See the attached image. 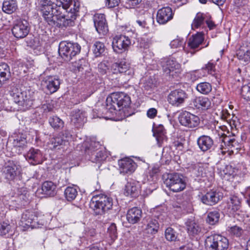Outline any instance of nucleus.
<instances>
[{
	"label": "nucleus",
	"instance_id": "1",
	"mask_svg": "<svg viewBox=\"0 0 250 250\" xmlns=\"http://www.w3.org/2000/svg\"><path fill=\"white\" fill-rule=\"evenodd\" d=\"M39 7L42 13L44 20L50 25L55 24L56 21L60 26H63L64 13V9L60 6H56L50 0H40Z\"/></svg>",
	"mask_w": 250,
	"mask_h": 250
},
{
	"label": "nucleus",
	"instance_id": "2",
	"mask_svg": "<svg viewBox=\"0 0 250 250\" xmlns=\"http://www.w3.org/2000/svg\"><path fill=\"white\" fill-rule=\"evenodd\" d=\"M106 116H98V117L106 119L111 118L110 115L116 114V111L128 107L131 102L130 98L124 92H114L106 98Z\"/></svg>",
	"mask_w": 250,
	"mask_h": 250
},
{
	"label": "nucleus",
	"instance_id": "3",
	"mask_svg": "<svg viewBox=\"0 0 250 250\" xmlns=\"http://www.w3.org/2000/svg\"><path fill=\"white\" fill-rule=\"evenodd\" d=\"M112 205V198L104 194L93 196L89 204L90 208L97 215L102 214L110 209Z\"/></svg>",
	"mask_w": 250,
	"mask_h": 250
},
{
	"label": "nucleus",
	"instance_id": "4",
	"mask_svg": "<svg viewBox=\"0 0 250 250\" xmlns=\"http://www.w3.org/2000/svg\"><path fill=\"white\" fill-rule=\"evenodd\" d=\"M163 179L164 184L173 192L181 191L186 187L185 177L181 173H174L164 175Z\"/></svg>",
	"mask_w": 250,
	"mask_h": 250
},
{
	"label": "nucleus",
	"instance_id": "5",
	"mask_svg": "<svg viewBox=\"0 0 250 250\" xmlns=\"http://www.w3.org/2000/svg\"><path fill=\"white\" fill-rule=\"evenodd\" d=\"M10 95L14 102L23 108L28 109L33 104L34 97L33 93L30 91H22L16 87H13L10 91Z\"/></svg>",
	"mask_w": 250,
	"mask_h": 250
},
{
	"label": "nucleus",
	"instance_id": "6",
	"mask_svg": "<svg viewBox=\"0 0 250 250\" xmlns=\"http://www.w3.org/2000/svg\"><path fill=\"white\" fill-rule=\"evenodd\" d=\"M229 245L228 239L219 234L208 236L205 241L207 250H227Z\"/></svg>",
	"mask_w": 250,
	"mask_h": 250
},
{
	"label": "nucleus",
	"instance_id": "7",
	"mask_svg": "<svg viewBox=\"0 0 250 250\" xmlns=\"http://www.w3.org/2000/svg\"><path fill=\"white\" fill-rule=\"evenodd\" d=\"M80 50L81 46L78 43L62 42L59 44V55L66 61H70Z\"/></svg>",
	"mask_w": 250,
	"mask_h": 250
},
{
	"label": "nucleus",
	"instance_id": "8",
	"mask_svg": "<svg viewBox=\"0 0 250 250\" xmlns=\"http://www.w3.org/2000/svg\"><path fill=\"white\" fill-rule=\"evenodd\" d=\"M84 146L85 154L89 156V159L91 162L100 163L103 160L104 157L103 152L98 150L101 146L99 142L91 141L89 143L86 142L84 143Z\"/></svg>",
	"mask_w": 250,
	"mask_h": 250
},
{
	"label": "nucleus",
	"instance_id": "9",
	"mask_svg": "<svg viewBox=\"0 0 250 250\" xmlns=\"http://www.w3.org/2000/svg\"><path fill=\"white\" fill-rule=\"evenodd\" d=\"M160 64L164 73L166 75L174 77L181 71V64L174 58L162 59Z\"/></svg>",
	"mask_w": 250,
	"mask_h": 250
},
{
	"label": "nucleus",
	"instance_id": "10",
	"mask_svg": "<svg viewBox=\"0 0 250 250\" xmlns=\"http://www.w3.org/2000/svg\"><path fill=\"white\" fill-rule=\"evenodd\" d=\"M222 141L220 145V149L223 150L222 153H225L227 151H230L233 152L235 150H238L241 148V145L236 139L234 136H230L223 134L220 138Z\"/></svg>",
	"mask_w": 250,
	"mask_h": 250
},
{
	"label": "nucleus",
	"instance_id": "11",
	"mask_svg": "<svg viewBox=\"0 0 250 250\" xmlns=\"http://www.w3.org/2000/svg\"><path fill=\"white\" fill-rule=\"evenodd\" d=\"M188 98V94L182 89H175L170 91L167 97L168 103L175 107L182 106Z\"/></svg>",
	"mask_w": 250,
	"mask_h": 250
},
{
	"label": "nucleus",
	"instance_id": "12",
	"mask_svg": "<svg viewBox=\"0 0 250 250\" xmlns=\"http://www.w3.org/2000/svg\"><path fill=\"white\" fill-rule=\"evenodd\" d=\"M40 224L36 214L32 211L26 210L23 213L20 222V225L24 229H33L39 227Z\"/></svg>",
	"mask_w": 250,
	"mask_h": 250
},
{
	"label": "nucleus",
	"instance_id": "13",
	"mask_svg": "<svg viewBox=\"0 0 250 250\" xmlns=\"http://www.w3.org/2000/svg\"><path fill=\"white\" fill-rule=\"evenodd\" d=\"M131 44L129 38L124 35L115 36L112 41V47L117 53H121L127 50Z\"/></svg>",
	"mask_w": 250,
	"mask_h": 250
},
{
	"label": "nucleus",
	"instance_id": "14",
	"mask_svg": "<svg viewBox=\"0 0 250 250\" xmlns=\"http://www.w3.org/2000/svg\"><path fill=\"white\" fill-rule=\"evenodd\" d=\"M179 121L182 125L189 128L196 127L200 123L199 117L188 111L180 113Z\"/></svg>",
	"mask_w": 250,
	"mask_h": 250
},
{
	"label": "nucleus",
	"instance_id": "15",
	"mask_svg": "<svg viewBox=\"0 0 250 250\" xmlns=\"http://www.w3.org/2000/svg\"><path fill=\"white\" fill-rule=\"evenodd\" d=\"M72 4L73 7H71L69 11L67 10V12L64 13V21L63 26H72L74 23V21L79 15L80 8V2L78 0H74Z\"/></svg>",
	"mask_w": 250,
	"mask_h": 250
},
{
	"label": "nucleus",
	"instance_id": "16",
	"mask_svg": "<svg viewBox=\"0 0 250 250\" xmlns=\"http://www.w3.org/2000/svg\"><path fill=\"white\" fill-rule=\"evenodd\" d=\"M223 193L217 190H210L201 198V202L205 205L213 206L223 198Z\"/></svg>",
	"mask_w": 250,
	"mask_h": 250
},
{
	"label": "nucleus",
	"instance_id": "17",
	"mask_svg": "<svg viewBox=\"0 0 250 250\" xmlns=\"http://www.w3.org/2000/svg\"><path fill=\"white\" fill-rule=\"evenodd\" d=\"M12 34L17 38L25 37L29 32L28 23L26 21H18L14 24L12 29Z\"/></svg>",
	"mask_w": 250,
	"mask_h": 250
},
{
	"label": "nucleus",
	"instance_id": "18",
	"mask_svg": "<svg viewBox=\"0 0 250 250\" xmlns=\"http://www.w3.org/2000/svg\"><path fill=\"white\" fill-rule=\"evenodd\" d=\"M111 72L114 74L124 73L130 77H131L134 73L130 63L125 60H122L119 62L113 63L111 65Z\"/></svg>",
	"mask_w": 250,
	"mask_h": 250
},
{
	"label": "nucleus",
	"instance_id": "19",
	"mask_svg": "<svg viewBox=\"0 0 250 250\" xmlns=\"http://www.w3.org/2000/svg\"><path fill=\"white\" fill-rule=\"evenodd\" d=\"M19 170V166L13 161H9L2 169L3 176L8 180L12 181L17 177Z\"/></svg>",
	"mask_w": 250,
	"mask_h": 250
},
{
	"label": "nucleus",
	"instance_id": "20",
	"mask_svg": "<svg viewBox=\"0 0 250 250\" xmlns=\"http://www.w3.org/2000/svg\"><path fill=\"white\" fill-rule=\"evenodd\" d=\"M42 84L46 88L48 93L52 94L59 89L60 80L57 76H47L43 79Z\"/></svg>",
	"mask_w": 250,
	"mask_h": 250
},
{
	"label": "nucleus",
	"instance_id": "21",
	"mask_svg": "<svg viewBox=\"0 0 250 250\" xmlns=\"http://www.w3.org/2000/svg\"><path fill=\"white\" fill-rule=\"evenodd\" d=\"M93 21L96 30L100 35H105L107 33V23L104 14H95L93 16Z\"/></svg>",
	"mask_w": 250,
	"mask_h": 250
},
{
	"label": "nucleus",
	"instance_id": "22",
	"mask_svg": "<svg viewBox=\"0 0 250 250\" xmlns=\"http://www.w3.org/2000/svg\"><path fill=\"white\" fill-rule=\"evenodd\" d=\"M118 164L120 173L124 174L132 173L137 167L134 161L129 158H125L119 160Z\"/></svg>",
	"mask_w": 250,
	"mask_h": 250
},
{
	"label": "nucleus",
	"instance_id": "23",
	"mask_svg": "<svg viewBox=\"0 0 250 250\" xmlns=\"http://www.w3.org/2000/svg\"><path fill=\"white\" fill-rule=\"evenodd\" d=\"M26 160L33 165L41 164L43 162L42 152L38 149L30 148L25 155Z\"/></svg>",
	"mask_w": 250,
	"mask_h": 250
},
{
	"label": "nucleus",
	"instance_id": "24",
	"mask_svg": "<svg viewBox=\"0 0 250 250\" xmlns=\"http://www.w3.org/2000/svg\"><path fill=\"white\" fill-rule=\"evenodd\" d=\"M173 18L172 12L169 7H163L157 12L156 20L158 23L164 24L171 20Z\"/></svg>",
	"mask_w": 250,
	"mask_h": 250
},
{
	"label": "nucleus",
	"instance_id": "25",
	"mask_svg": "<svg viewBox=\"0 0 250 250\" xmlns=\"http://www.w3.org/2000/svg\"><path fill=\"white\" fill-rule=\"evenodd\" d=\"M86 121V113L80 109L74 110L71 115V122L77 127L82 125Z\"/></svg>",
	"mask_w": 250,
	"mask_h": 250
},
{
	"label": "nucleus",
	"instance_id": "26",
	"mask_svg": "<svg viewBox=\"0 0 250 250\" xmlns=\"http://www.w3.org/2000/svg\"><path fill=\"white\" fill-rule=\"evenodd\" d=\"M197 145L200 149L206 152L210 149L213 145V140L208 136L202 135L197 139Z\"/></svg>",
	"mask_w": 250,
	"mask_h": 250
},
{
	"label": "nucleus",
	"instance_id": "27",
	"mask_svg": "<svg viewBox=\"0 0 250 250\" xmlns=\"http://www.w3.org/2000/svg\"><path fill=\"white\" fill-rule=\"evenodd\" d=\"M139 192V185L138 182L135 181H130L125 185L124 193L126 196L136 197L138 195Z\"/></svg>",
	"mask_w": 250,
	"mask_h": 250
},
{
	"label": "nucleus",
	"instance_id": "28",
	"mask_svg": "<svg viewBox=\"0 0 250 250\" xmlns=\"http://www.w3.org/2000/svg\"><path fill=\"white\" fill-rule=\"evenodd\" d=\"M193 105L197 109L207 110L211 105L210 100L206 97L199 96L195 97L192 101Z\"/></svg>",
	"mask_w": 250,
	"mask_h": 250
},
{
	"label": "nucleus",
	"instance_id": "29",
	"mask_svg": "<svg viewBox=\"0 0 250 250\" xmlns=\"http://www.w3.org/2000/svg\"><path fill=\"white\" fill-rule=\"evenodd\" d=\"M142 210L137 207H133L127 211L126 219L130 224H135L140 221L142 217Z\"/></svg>",
	"mask_w": 250,
	"mask_h": 250
},
{
	"label": "nucleus",
	"instance_id": "30",
	"mask_svg": "<svg viewBox=\"0 0 250 250\" xmlns=\"http://www.w3.org/2000/svg\"><path fill=\"white\" fill-rule=\"evenodd\" d=\"M204 40V34L202 32H198L189 38L188 42V46L191 49H196L199 47Z\"/></svg>",
	"mask_w": 250,
	"mask_h": 250
},
{
	"label": "nucleus",
	"instance_id": "31",
	"mask_svg": "<svg viewBox=\"0 0 250 250\" xmlns=\"http://www.w3.org/2000/svg\"><path fill=\"white\" fill-rule=\"evenodd\" d=\"M237 56L239 60L244 62H250V44H243L237 51Z\"/></svg>",
	"mask_w": 250,
	"mask_h": 250
},
{
	"label": "nucleus",
	"instance_id": "32",
	"mask_svg": "<svg viewBox=\"0 0 250 250\" xmlns=\"http://www.w3.org/2000/svg\"><path fill=\"white\" fill-rule=\"evenodd\" d=\"M241 201L240 199L235 196L229 198L226 207L227 211L230 214H233L240 208Z\"/></svg>",
	"mask_w": 250,
	"mask_h": 250
},
{
	"label": "nucleus",
	"instance_id": "33",
	"mask_svg": "<svg viewBox=\"0 0 250 250\" xmlns=\"http://www.w3.org/2000/svg\"><path fill=\"white\" fill-rule=\"evenodd\" d=\"M18 9L17 0H4L2 3V10L5 13L11 14Z\"/></svg>",
	"mask_w": 250,
	"mask_h": 250
},
{
	"label": "nucleus",
	"instance_id": "34",
	"mask_svg": "<svg viewBox=\"0 0 250 250\" xmlns=\"http://www.w3.org/2000/svg\"><path fill=\"white\" fill-rule=\"evenodd\" d=\"M15 147H23L27 144L26 135L20 132H15L11 136Z\"/></svg>",
	"mask_w": 250,
	"mask_h": 250
},
{
	"label": "nucleus",
	"instance_id": "35",
	"mask_svg": "<svg viewBox=\"0 0 250 250\" xmlns=\"http://www.w3.org/2000/svg\"><path fill=\"white\" fill-rule=\"evenodd\" d=\"M42 193L47 196H54L57 193L56 186L51 181L44 182L42 187Z\"/></svg>",
	"mask_w": 250,
	"mask_h": 250
},
{
	"label": "nucleus",
	"instance_id": "36",
	"mask_svg": "<svg viewBox=\"0 0 250 250\" xmlns=\"http://www.w3.org/2000/svg\"><path fill=\"white\" fill-rule=\"evenodd\" d=\"M66 145H67L65 141L59 135L52 138L48 143V146L51 149H60L62 148L63 146Z\"/></svg>",
	"mask_w": 250,
	"mask_h": 250
},
{
	"label": "nucleus",
	"instance_id": "37",
	"mask_svg": "<svg viewBox=\"0 0 250 250\" xmlns=\"http://www.w3.org/2000/svg\"><path fill=\"white\" fill-rule=\"evenodd\" d=\"M186 225L188 233L190 235L195 236L201 231V228L193 220H188Z\"/></svg>",
	"mask_w": 250,
	"mask_h": 250
},
{
	"label": "nucleus",
	"instance_id": "38",
	"mask_svg": "<svg viewBox=\"0 0 250 250\" xmlns=\"http://www.w3.org/2000/svg\"><path fill=\"white\" fill-rule=\"evenodd\" d=\"M10 69L5 63H0V87L5 81L9 79Z\"/></svg>",
	"mask_w": 250,
	"mask_h": 250
},
{
	"label": "nucleus",
	"instance_id": "39",
	"mask_svg": "<svg viewBox=\"0 0 250 250\" xmlns=\"http://www.w3.org/2000/svg\"><path fill=\"white\" fill-rule=\"evenodd\" d=\"M220 217V213L217 210H214L208 213L207 222L210 225H214L218 223Z\"/></svg>",
	"mask_w": 250,
	"mask_h": 250
},
{
	"label": "nucleus",
	"instance_id": "40",
	"mask_svg": "<svg viewBox=\"0 0 250 250\" xmlns=\"http://www.w3.org/2000/svg\"><path fill=\"white\" fill-rule=\"evenodd\" d=\"M105 47L104 43L100 41H96L92 46V51L96 57H101L104 55Z\"/></svg>",
	"mask_w": 250,
	"mask_h": 250
},
{
	"label": "nucleus",
	"instance_id": "41",
	"mask_svg": "<svg viewBox=\"0 0 250 250\" xmlns=\"http://www.w3.org/2000/svg\"><path fill=\"white\" fill-rule=\"evenodd\" d=\"M50 126L55 130H60L64 126V122L57 116H53L49 118Z\"/></svg>",
	"mask_w": 250,
	"mask_h": 250
},
{
	"label": "nucleus",
	"instance_id": "42",
	"mask_svg": "<svg viewBox=\"0 0 250 250\" xmlns=\"http://www.w3.org/2000/svg\"><path fill=\"white\" fill-rule=\"evenodd\" d=\"M165 236L167 240L169 242H175L178 240V233L171 227H168L166 229Z\"/></svg>",
	"mask_w": 250,
	"mask_h": 250
},
{
	"label": "nucleus",
	"instance_id": "43",
	"mask_svg": "<svg viewBox=\"0 0 250 250\" xmlns=\"http://www.w3.org/2000/svg\"><path fill=\"white\" fill-rule=\"evenodd\" d=\"M196 90L200 93L204 95L208 94L212 90L211 84L208 82H202L196 85Z\"/></svg>",
	"mask_w": 250,
	"mask_h": 250
},
{
	"label": "nucleus",
	"instance_id": "44",
	"mask_svg": "<svg viewBox=\"0 0 250 250\" xmlns=\"http://www.w3.org/2000/svg\"><path fill=\"white\" fill-rule=\"evenodd\" d=\"M77 195V189L74 187H68L64 190L65 197L68 201L74 200Z\"/></svg>",
	"mask_w": 250,
	"mask_h": 250
},
{
	"label": "nucleus",
	"instance_id": "45",
	"mask_svg": "<svg viewBox=\"0 0 250 250\" xmlns=\"http://www.w3.org/2000/svg\"><path fill=\"white\" fill-rule=\"evenodd\" d=\"M159 228V224L158 221L156 220L152 219L148 222L145 229L148 233L155 234L158 231Z\"/></svg>",
	"mask_w": 250,
	"mask_h": 250
},
{
	"label": "nucleus",
	"instance_id": "46",
	"mask_svg": "<svg viewBox=\"0 0 250 250\" xmlns=\"http://www.w3.org/2000/svg\"><path fill=\"white\" fill-rule=\"evenodd\" d=\"M205 166L202 164L195 165L193 173L196 177H205L206 176Z\"/></svg>",
	"mask_w": 250,
	"mask_h": 250
},
{
	"label": "nucleus",
	"instance_id": "47",
	"mask_svg": "<svg viewBox=\"0 0 250 250\" xmlns=\"http://www.w3.org/2000/svg\"><path fill=\"white\" fill-rule=\"evenodd\" d=\"M204 18L203 14L198 13L196 14L193 21L191 24V27L193 29L198 28L201 26L204 23Z\"/></svg>",
	"mask_w": 250,
	"mask_h": 250
},
{
	"label": "nucleus",
	"instance_id": "48",
	"mask_svg": "<svg viewBox=\"0 0 250 250\" xmlns=\"http://www.w3.org/2000/svg\"><path fill=\"white\" fill-rule=\"evenodd\" d=\"M107 235L111 240H115L117 237V228L115 224L112 223L107 229Z\"/></svg>",
	"mask_w": 250,
	"mask_h": 250
},
{
	"label": "nucleus",
	"instance_id": "49",
	"mask_svg": "<svg viewBox=\"0 0 250 250\" xmlns=\"http://www.w3.org/2000/svg\"><path fill=\"white\" fill-rule=\"evenodd\" d=\"M98 68L99 72L102 74H106L108 76H110L113 74L111 72V66L110 68H109L105 62H101L99 64Z\"/></svg>",
	"mask_w": 250,
	"mask_h": 250
},
{
	"label": "nucleus",
	"instance_id": "50",
	"mask_svg": "<svg viewBox=\"0 0 250 250\" xmlns=\"http://www.w3.org/2000/svg\"><path fill=\"white\" fill-rule=\"evenodd\" d=\"M241 93L244 99L250 101V83L242 87Z\"/></svg>",
	"mask_w": 250,
	"mask_h": 250
},
{
	"label": "nucleus",
	"instance_id": "51",
	"mask_svg": "<svg viewBox=\"0 0 250 250\" xmlns=\"http://www.w3.org/2000/svg\"><path fill=\"white\" fill-rule=\"evenodd\" d=\"M229 231L231 234L236 237L240 236L243 233V229L242 228L237 226H234L229 228Z\"/></svg>",
	"mask_w": 250,
	"mask_h": 250
},
{
	"label": "nucleus",
	"instance_id": "52",
	"mask_svg": "<svg viewBox=\"0 0 250 250\" xmlns=\"http://www.w3.org/2000/svg\"><path fill=\"white\" fill-rule=\"evenodd\" d=\"M11 226L9 224L5 222H3L0 225V235L2 236L5 235L10 230Z\"/></svg>",
	"mask_w": 250,
	"mask_h": 250
},
{
	"label": "nucleus",
	"instance_id": "53",
	"mask_svg": "<svg viewBox=\"0 0 250 250\" xmlns=\"http://www.w3.org/2000/svg\"><path fill=\"white\" fill-rule=\"evenodd\" d=\"M59 135L62 137L66 145L68 144V141L72 139V135L71 134L70 131L68 130H64L63 131L59 133Z\"/></svg>",
	"mask_w": 250,
	"mask_h": 250
},
{
	"label": "nucleus",
	"instance_id": "54",
	"mask_svg": "<svg viewBox=\"0 0 250 250\" xmlns=\"http://www.w3.org/2000/svg\"><path fill=\"white\" fill-rule=\"evenodd\" d=\"M165 130L164 127L162 125H159L154 129V134L157 135L159 137H163L165 134Z\"/></svg>",
	"mask_w": 250,
	"mask_h": 250
},
{
	"label": "nucleus",
	"instance_id": "55",
	"mask_svg": "<svg viewBox=\"0 0 250 250\" xmlns=\"http://www.w3.org/2000/svg\"><path fill=\"white\" fill-rule=\"evenodd\" d=\"M215 65L213 63L208 62L202 69L207 70L208 74L213 75L215 72Z\"/></svg>",
	"mask_w": 250,
	"mask_h": 250
},
{
	"label": "nucleus",
	"instance_id": "56",
	"mask_svg": "<svg viewBox=\"0 0 250 250\" xmlns=\"http://www.w3.org/2000/svg\"><path fill=\"white\" fill-rule=\"evenodd\" d=\"M183 41L180 39H175L170 43V46L172 48H177L182 46Z\"/></svg>",
	"mask_w": 250,
	"mask_h": 250
},
{
	"label": "nucleus",
	"instance_id": "57",
	"mask_svg": "<svg viewBox=\"0 0 250 250\" xmlns=\"http://www.w3.org/2000/svg\"><path fill=\"white\" fill-rule=\"evenodd\" d=\"M120 0H106V5L109 8H113L118 6Z\"/></svg>",
	"mask_w": 250,
	"mask_h": 250
},
{
	"label": "nucleus",
	"instance_id": "58",
	"mask_svg": "<svg viewBox=\"0 0 250 250\" xmlns=\"http://www.w3.org/2000/svg\"><path fill=\"white\" fill-rule=\"evenodd\" d=\"M157 114V110L155 108H149L147 111V116L148 118L153 119Z\"/></svg>",
	"mask_w": 250,
	"mask_h": 250
},
{
	"label": "nucleus",
	"instance_id": "59",
	"mask_svg": "<svg viewBox=\"0 0 250 250\" xmlns=\"http://www.w3.org/2000/svg\"><path fill=\"white\" fill-rule=\"evenodd\" d=\"M126 1L130 7H133L139 4L142 0H126Z\"/></svg>",
	"mask_w": 250,
	"mask_h": 250
},
{
	"label": "nucleus",
	"instance_id": "60",
	"mask_svg": "<svg viewBox=\"0 0 250 250\" xmlns=\"http://www.w3.org/2000/svg\"><path fill=\"white\" fill-rule=\"evenodd\" d=\"M136 23L141 28H145L147 25L146 22L145 20H138Z\"/></svg>",
	"mask_w": 250,
	"mask_h": 250
},
{
	"label": "nucleus",
	"instance_id": "61",
	"mask_svg": "<svg viewBox=\"0 0 250 250\" xmlns=\"http://www.w3.org/2000/svg\"><path fill=\"white\" fill-rule=\"evenodd\" d=\"M206 23L208 26V27L209 28V29H212L215 27V25L214 23L210 20H208L206 21Z\"/></svg>",
	"mask_w": 250,
	"mask_h": 250
},
{
	"label": "nucleus",
	"instance_id": "62",
	"mask_svg": "<svg viewBox=\"0 0 250 250\" xmlns=\"http://www.w3.org/2000/svg\"><path fill=\"white\" fill-rule=\"evenodd\" d=\"M159 172V169L157 168H153L150 171L149 174L151 177L155 176V175Z\"/></svg>",
	"mask_w": 250,
	"mask_h": 250
},
{
	"label": "nucleus",
	"instance_id": "63",
	"mask_svg": "<svg viewBox=\"0 0 250 250\" xmlns=\"http://www.w3.org/2000/svg\"><path fill=\"white\" fill-rule=\"evenodd\" d=\"M231 168V167L230 166H226L225 167V168L223 170L224 174L225 175H227V174L230 175L231 172H230V171H229L228 170L230 169Z\"/></svg>",
	"mask_w": 250,
	"mask_h": 250
},
{
	"label": "nucleus",
	"instance_id": "64",
	"mask_svg": "<svg viewBox=\"0 0 250 250\" xmlns=\"http://www.w3.org/2000/svg\"><path fill=\"white\" fill-rule=\"evenodd\" d=\"M246 194L248 196V199H247V202L249 206L250 207V187H248L247 188L246 190Z\"/></svg>",
	"mask_w": 250,
	"mask_h": 250
}]
</instances>
